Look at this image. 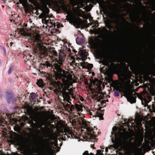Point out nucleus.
I'll return each mask as SVG.
<instances>
[{"mask_svg": "<svg viewBox=\"0 0 155 155\" xmlns=\"http://www.w3.org/2000/svg\"><path fill=\"white\" fill-rule=\"evenodd\" d=\"M66 55L63 51H60L59 57L55 59V63L53 65L49 61H46L45 64H41V67L43 68L46 67V68H49L52 69L56 78L59 79L67 78L66 71L61 67L64 62Z\"/></svg>", "mask_w": 155, "mask_h": 155, "instance_id": "obj_1", "label": "nucleus"}, {"mask_svg": "<svg viewBox=\"0 0 155 155\" xmlns=\"http://www.w3.org/2000/svg\"><path fill=\"white\" fill-rule=\"evenodd\" d=\"M46 79L49 81L50 84L51 85L60 90V93L62 94L64 100L66 101H65L64 102H61V104L64 108L68 109L70 105L71 104V103L69 101H71V99H70V95H72V94L66 91H69L71 89H69V87H64L61 90V83L54 81L52 78V76L50 75H49L46 77Z\"/></svg>", "mask_w": 155, "mask_h": 155, "instance_id": "obj_2", "label": "nucleus"}, {"mask_svg": "<svg viewBox=\"0 0 155 155\" xmlns=\"http://www.w3.org/2000/svg\"><path fill=\"white\" fill-rule=\"evenodd\" d=\"M82 124L86 127L87 133L84 136V138L87 140L95 139V136L94 130L92 128L89 127L90 125L89 122H87L84 120H82Z\"/></svg>", "mask_w": 155, "mask_h": 155, "instance_id": "obj_3", "label": "nucleus"}, {"mask_svg": "<svg viewBox=\"0 0 155 155\" xmlns=\"http://www.w3.org/2000/svg\"><path fill=\"white\" fill-rule=\"evenodd\" d=\"M35 46L34 48L33 54L40 56L43 54V44L42 41L39 39H36L34 42Z\"/></svg>", "mask_w": 155, "mask_h": 155, "instance_id": "obj_4", "label": "nucleus"}, {"mask_svg": "<svg viewBox=\"0 0 155 155\" xmlns=\"http://www.w3.org/2000/svg\"><path fill=\"white\" fill-rule=\"evenodd\" d=\"M102 63L104 65L108 67L109 70L112 73H117L118 72L119 64H115L114 63H111L110 64V63L106 59L103 61Z\"/></svg>", "mask_w": 155, "mask_h": 155, "instance_id": "obj_5", "label": "nucleus"}, {"mask_svg": "<svg viewBox=\"0 0 155 155\" xmlns=\"http://www.w3.org/2000/svg\"><path fill=\"white\" fill-rule=\"evenodd\" d=\"M133 92L132 91L130 90L124 91V96L126 97L128 101L131 104L134 103L136 102L137 95L134 94H133Z\"/></svg>", "mask_w": 155, "mask_h": 155, "instance_id": "obj_6", "label": "nucleus"}, {"mask_svg": "<svg viewBox=\"0 0 155 155\" xmlns=\"http://www.w3.org/2000/svg\"><path fill=\"white\" fill-rule=\"evenodd\" d=\"M112 130L113 132L114 133V136L115 137V140H114L113 138L112 139V142L114 143L113 145V148H116L118 147L119 142L121 140V139L119 137V134L117 132V127L115 126L112 128Z\"/></svg>", "mask_w": 155, "mask_h": 155, "instance_id": "obj_7", "label": "nucleus"}, {"mask_svg": "<svg viewBox=\"0 0 155 155\" xmlns=\"http://www.w3.org/2000/svg\"><path fill=\"white\" fill-rule=\"evenodd\" d=\"M65 134H63L65 136L64 137H62L61 139L62 140H66L67 137V138H70L78 139L79 137V136L76 135V133H74L71 130H69L65 131L64 132Z\"/></svg>", "mask_w": 155, "mask_h": 155, "instance_id": "obj_8", "label": "nucleus"}, {"mask_svg": "<svg viewBox=\"0 0 155 155\" xmlns=\"http://www.w3.org/2000/svg\"><path fill=\"white\" fill-rule=\"evenodd\" d=\"M100 38H101V37L100 35L95 36L94 39H92L91 40V44L96 47H102L104 43L102 40L100 39Z\"/></svg>", "mask_w": 155, "mask_h": 155, "instance_id": "obj_9", "label": "nucleus"}, {"mask_svg": "<svg viewBox=\"0 0 155 155\" xmlns=\"http://www.w3.org/2000/svg\"><path fill=\"white\" fill-rule=\"evenodd\" d=\"M134 148L133 150H132L131 149H127L126 151L129 154L136 153L138 155H144L145 153V151L142 152L141 148H138L137 147Z\"/></svg>", "mask_w": 155, "mask_h": 155, "instance_id": "obj_10", "label": "nucleus"}, {"mask_svg": "<svg viewBox=\"0 0 155 155\" xmlns=\"http://www.w3.org/2000/svg\"><path fill=\"white\" fill-rule=\"evenodd\" d=\"M71 48L72 49V51L75 53V55H77L79 57H81V60L84 61H85L87 58V57L85 54V53L82 50H80L78 52L75 50L73 46H71Z\"/></svg>", "mask_w": 155, "mask_h": 155, "instance_id": "obj_11", "label": "nucleus"}, {"mask_svg": "<svg viewBox=\"0 0 155 155\" xmlns=\"http://www.w3.org/2000/svg\"><path fill=\"white\" fill-rule=\"evenodd\" d=\"M6 99L8 103H10L11 102H13L15 99L13 93L8 92L6 93Z\"/></svg>", "mask_w": 155, "mask_h": 155, "instance_id": "obj_12", "label": "nucleus"}, {"mask_svg": "<svg viewBox=\"0 0 155 155\" xmlns=\"http://www.w3.org/2000/svg\"><path fill=\"white\" fill-rule=\"evenodd\" d=\"M97 87L98 88V93L99 94H100V95L97 98V101L98 102H99L101 100L104 99V94L101 91V85H98Z\"/></svg>", "mask_w": 155, "mask_h": 155, "instance_id": "obj_13", "label": "nucleus"}, {"mask_svg": "<svg viewBox=\"0 0 155 155\" xmlns=\"http://www.w3.org/2000/svg\"><path fill=\"white\" fill-rule=\"evenodd\" d=\"M101 31L105 33L102 35V36L105 39H107L108 38L107 35L109 34L110 31L108 30L106 28L104 27Z\"/></svg>", "mask_w": 155, "mask_h": 155, "instance_id": "obj_14", "label": "nucleus"}, {"mask_svg": "<svg viewBox=\"0 0 155 155\" xmlns=\"http://www.w3.org/2000/svg\"><path fill=\"white\" fill-rule=\"evenodd\" d=\"M49 0H43V2L45 4H43L39 8V9L42 12L47 7L46 3L48 2Z\"/></svg>", "mask_w": 155, "mask_h": 155, "instance_id": "obj_15", "label": "nucleus"}, {"mask_svg": "<svg viewBox=\"0 0 155 155\" xmlns=\"http://www.w3.org/2000/svg\"><path fill=\"white\" fill-rule=\"evenodd\" d=\"M122 87H121V88L119 87H117L115 89L116 91H114V95L116 97H118L119 95V92H120L122 91Z\"/></svg>", "mask_w": 155, "mask_h": 155, "instance_id": "obj_16", "label": "nucleus"}, {"mask_svg": "<svg viewBox=\"0 0 155 155\" xmlns=\"http://www.w3.org/2000/svg\"><path fill=\"white\" fill-rule=\"evenodd\" d=\"M36 84L40 87H43L44 86L45 84L42 79H39L38 80Z\"/></svg>", "mask_w": 155, "mask_h": 155, "instance_id": "obj_17", "label": "nucleus"}, {"mask_svg": "<svg viewBox=\"0 0 155 155\" xmlns=\"http://www.w3.org/2000/svg\"><path fill=\"white\" fill-rule=\"evenodd\" d=\"M84 63H83L82 62L81 63V65L82 67L83 68H85L89 69H91L93 67V65L91 64H90L87 63V65L86 67L84 66Z\"/></svg>", "mask_w": 155, "mask_h": 155, "instance_id": "obj_18", "label": "nucleus"}, {"mask_svg": "<svg viewBox=\"0 0 155 155\" xmlns=\"http://www.w3.org/2000/svg\"><path fill=\"white\" fill-rule=\"evenodd\" d=\"M46 141V147L51 150H52V147L51 146V143L49 140L48 139H45Z\"/></svg>", "mask_w": 155, "mask_h": 155, "instance_id": "obj_19", "label": "nucleus"}, {"mask_svg": "<svg viewBox=\"0 0 155 155\" xmlns=\"http://www.w3.org/2000/svg\"><path fill=\"white\" fill-rule=\"evenodd\" d=\"M82 107H83L81 105L78 104H75V109H76L77 111L78 112L82 111L83 110Z\"/></svg>", "mask_w": 155, "mask_h": 155, "instance_id": "obj_20", "label": "nucleus"}, {"mask_svg": "<svg viewBox=\"0 0 155 155\" xmlns=\"http://www.w3.org/2000/svg\"><path fill=\"white\" fill-rule=\"evenodd\" d=\"M30 98L31 99V100L33 101H36V95L34 93H31L30 94Z\"/></svg>", "mask_w": 155, "mask_h": 155, "instance_id": "obj_21", "label": "nucleus"}, {"mask_svg": "<svg viewBox=\"0 0 155 155\" xmlns=\"http://www.w3.org/2000/svg\"><path fill=\"white\" fill-rule=\"evenodd\" d=\"M49 9L47 7L42 12L44 13L47 17L50 18L49 15L48 14H49Z\"/></svg>", "mask_w": 155, "mask_h": 155, "instance_id": "obj_22", "label": "nucleus"}, {"mask_svg": "<svg viewBox=\"0 0 155 155\" xmlns=\"http://www.w3.org/2000/svg\"><path fill=\"white\" fill-rule=\"evenodd\" d=\"M31 126L32 128L33 129H38V127L36 124L34 123L33 121H31Z\"/></svg>", "mask_w": 155, "mask_h": 155, "instance_id": "obj_23", "label": "nucleus"}, {"mask_svg": "<svg viewBox=\"0 0 155 155\" xmlns=\"http://www.w3.org/2000/svg\"><path fill=\"white\" fill-rule=\"evenodd\" d=\"M45 22L46 24H48V23L51 24L52 25L51 26L52 27L53 26L55 28V26H56V23H52V22L51 21L49 22V21L48 20H45Z\"/></svg>", "mask_w": 155, "mask_h": 155, "instance_id": "obj_24", "label": "nucleus"}, {"mask_svg": "<svg viewBox=\"0 0 155 155\" xmlns=\"http://www.w3.org/2000/svg\"><path fill=\"white\" fill-rule=\"evenodd\" d=\"M112 22L116 24L118 26L120 24V20L119 19L117 18L113 20L112 21Z\"/></svg>", "mask_w": 155, "mask_h": 155, "instance_id": "obj_25", "label": "nucleus"}, {"mask_svg": "<svg viewBox=\"0 0 155 155\" xmlns=\"http://www.w3.org/2000/svg\"><path fill=\"white\" fill-rule=\"evenodd\" d=\"M93 2H94V0H92ZM96 2V3H97L99 4V6H101V5H102L103 7V3L104 2L103 0H94Z\"/></svg>", "mask_w": 155, "mask_h": 155, "instance_id": "obj_26", "label": "nucleus"}, {"mask_svg": "<svg viewBox=\"0 0 155 155\" xmlns=\"http://www.w3.org/2000/svg\"><path fill=\"white\" fill-rule=\"evenodd\" d=\"M141 145H142V144L140 143H139H139H138L137 144V146H132L130 147H128L127 149H131L132 150H133L134 148V147H137L138 148V147H141Z\"/></svg>", "mask_w": 155, "mask_h": 155, "instance_id": "obj_27", "label": "nucleus"}, {"mask_svg": "<svg viewBox=\"0 0 155 155\" xmlns=\"http://www.w3.org/2000/svg\"><path fill=\"white\" fill-rule=\"evenodd\" d=\"M74 109H75V106H74V105L71 104L70 105L68 110H69L70 111H73V110Z\"/></svg>", "mask_w": 155, "mask_h": 155, "instance_id": "obj_28", "label": "nucleus"}, {"mask_svg": "<svg viewBox=\"0 0 155 155\" xmlns=\"http://www.w3.org/2000/svg\"><path fill=\"white\" fill-rule=\"evenodd\" d=\"M44 125V124L42 122H40L38 126V129L39 128L42 129H43L44 128L43 127V125Z\"/></svg>", "mask_w": 155, "mask_h": 155, "instance_id": "obj_29", "label": "nucleus"}, {"mask_svg": "<svg viewBox=\"0 0 155 155\" xmlns=\"http://www.w3.org/2000/svg\"><path fill=\"white\" fill-rule=\"evenodd\" d=\"M134 94H135V95L136 94L138 97L140 99L142 100L143 98V96L142 94H139L137 93H135Z\"/></svg>", "mask_w": 155, "mask_h": 155, "instance_id": "obj_30", "label": "nucleus"}, {"mask_svg": "<svg viewBox=\"0 0 155 155\" xmlns=\"http://www.w3.org/2000/svg\"><path fill=\"white\" fill-rule=\"evenodd\" d=\"M83 155H94L93 153H89L88 151H85L83 153Z\"/></svg>", "mask_w": 155, "mask_h": 155, "instance_id": "obj_31", "label": "nucleus"}, {"mask_svg": "<svg viewBox=\"0 0 155 155\" xmlns=\"http://www.w3.org/2000/svg\"><path fill=\"white\" fill-rule=\"evenodd\" d=\"M39 18H46L47 17L45 15L44 13L42 12L41 14L39 16Z\"/></svg>", "mask_w": 155, "mask_h": 155, "instance_id": "obj_32", "label": "nucleus"}, {"mask_svg": "<svg viewBox=\"0 0 155 155\" xmlns=\"http://www.w3.org/2000/svg\"><path fill=\"white\" fill-rule=\"evenodd\" d=\"M23 143L25 144H27L30 142L29 139L28 138H26V140H23Z\"/></svg>", "mask_w": 155, "mask_h": 155, "instance_id": "obj_33", "label": "nucleus"}, {"mask_svg": "<svg viewBox=\"0 0 155 155\" xmlns=\"http://www.w3.org/2000/svg\"><path fill=\"white\" fill-rule=\"evenodd\" d=\"M106 27L109 29H110L112 28V26L111 25L110 22H108L106 25Z\"/></svg>", "mask_w": 155, "mask_h": 155, "instance_id": "obj_34", "label": "nucleus"}, {"mask_svg": "<svg viewBox=\"0 0 155 155\" xmlns=\"http://www.w3.org/2000/svg\"><path fill=\"white\" fill-rule=\"evenodd\" d=\"M104 151V150H98L97 151V154L99 155H102V153Z\"/></svg>", "mask_w": 155, "mask_h": 155, "instance_id": "obj_35", "label": "nucleus"}, {"mask_svg": "<svg viewBox=\"0 0 155 155\" xmlns=\"http://www.w3.org/2000/svg\"><path fill=\"white\" fill-rule=\"evenodd\" d=\"M98 81H99L98 79L95 78L94 80H93L92 81V83L94 85H96L97 84L98 82Z\"/></svg>", "mask_w": 155, "mask_h": 155, "instance_id": "obj_36", "label": "nucleus"}, {"mask_svg": "<svg viewBox=\"0 0 155 155\" xmlns=\"http://www.w3.org/2000/svg\"><path fill=\"white\" fill-rule=\"evenodd\" d=\"M126 22L127 24H128L129 25H131V26H133L134 27H136V28H138L139 27H137V26L135 24H134L133 25L131 23H129V22H128L127 21H126Z\"/></svg>", "mask_w": 155, "mask_h": 155, "instance_id": "obj_37", "label": "nucleus"}, {"mask_svg": "<svg viewBox=\"0 0 155 155\" xmlns=\"http://www.w3.org/2000/svg\"><path fill=\"white\" fill-rule=\"evenodd\" d=\"M52 54H53V55L55 56H58V54L57 53V52L56 51L54 50L52 51Z\"/></svg>", "mask_w": 155, "mask_h": 155, "instance_id": "obj_38", "label": "nucleus"}, {"mask_svg": "<svg viewBox=\"0 0 155 155\" xmlns=\"http://www.w3.org/2000/svg\"><path fill=\"white\" fill-rule=\"evenodd\" d=\"M13 71V67H11L9 68V70L8 71V74H10L12 71Z\"/></svg>", "mask_w": 155, "mask_h": 155, "instance_id": "obj_39", "label": "nucleus"}, {"mask_svg": "<svg viewBox=\"0 0 155 155\" xmlns=\"http://www.w3.org/2000/svg\"><path fill=\"white\" fill-rule=\"evenodd\" d=\"M125 123H127V124H129V123L130 122V120H128L127 119H125L124 120Z\"/></svg>", "mask_w": 155, "mask_h": 155, "instance_id": "obj_40", "label": "nucleus"}, {"mask_svg": "<svg viewBox=\"0 0 155 155\" xmlns=\"http://www.w3.org/2000/svg\"><path fill=\"white\" fill-rule=\"evenodd\" d=\"M135 66L134 65H132L130 67V69L131 71H133L134 69Z\"/></svg>", "mask_w": 155, "mask_h": 155, "instance_id": "obj_41", "label": "nucleus"}, {"mask_svg": "<svg viewBox=\"0 0 155 155\" xmlns=\"http://www.w3.org/2000/svg\"><path fill=\"white\" fill-rule=\"evenodd\" d=\"M123 57H124V59L125 60V61L127 63H128V59H127V58H128L126 56H124Z\"/></svg>", "mask_w": 155, "mask_h": 155, "instance_id": "obj_42", "label": "nucleus"}, {"mask_svg": "<svg viewBox=\"0 0 155 155\" xmlns=\"http://www.w3.org/2000/svg\"><path fill=\"white\" fill-rule=\"evenodd\" d=\"M143 137H142L140 139V141H139V143L141 144H142V142L143 141Z\"/></svg>", "mask_w": 155, "mask_h": 155, "instance_id": "obj_43", "label": "nucleus"}, {"mask_svg": "<svg viewBox=\"0 0 155 155\" xmlns=\"http://www.w3.org/2000/svg\"><path fill=\"white\" fill-rule=\"evenodd\" d=\"M78 98L79 99V101L80 100L81 101H83L84 100L83 97L80 96H79V97Z\"/></svg>", "mask_w": 155, "mask_h": 155, "instance_id": "obj_44", "label": "nucleus"}, {"mask_svg": "<svg viewBox=\"0 0 155 155\" xmlns=\"http://www.w3.org/2000/svg\"><path fill=\"white\" fill-rule=\"evenodd\" d=\"M126 71L127 72H128L130 74H131V72L130 71H129V67H127V68Z\"/></svg>", "mask_w": 155, "mask_h": 155, "instance_id": "obj_45", "label": "nucleus"}, {"mask_svg": "<svg viewBox=\"0 0 155 155\" xmlns=\"http://www.w3.org/2000/svg\"><path fill=\"white\" fill-rule=\"evenodd\" d=\"M25 124V122H21L20 123V125L21 127H23Z\"/></svg>", "mask_w": 155, "mask_h": 155, "instance_id": "obj_46", "label": "nucleus"}, {"mask_svg": "<svg viewBox=\"0 0 155 155\" xmlns=\"http://www.w3.org/2000/svg\"><path fill=\"white\" fill-rule=\"evenodd\" d=\"M101 104L102 105H103L105 103V101L103 100L101 102Z\"/></svg>", "mask_w": 155, "mask_h": 155, "instance_id": "obj_47", "label": "nucleus"}, {"mask_svg": "<svg viewBox=\"0 0 155 155\" xmlns=\"http://www.w3.org/2000/svg\"><path fill=\"white\" fill-rule=\"evenodd\" d=\"M88 112H89V114L91 115H93L92 114V112L91 111V110H89V111H88Z\"/></svg>", "mask_w": 155, "mask_h": 155, "instance_id": "obj_48", "label": "nucleus"}, {"mask_svg": "<svg viewBox=\"0 0 155 155\" xmlns=\"http://www.w3.org/2000/svg\"><path fill=\"white\" fill-rule=\"evenodd\" d=\"M99 117H100V118L102 117V120L103 119V116L101 114H100L99 116Z\"/></svg>", "mask_w": 155, "mask_h": 155, "instance_id": "obj_49", "label": "nucleus"}, {"mask_svg": "<svg viewBox=\"0 0 155 155\" xmlns=\"http://www.w3.org/2000/svg\"><path fill=\"white\" fill-rule=\"evenodd\" d=\"M13 155H22L21 154L18 153L16 152V153H14Z\"/></svg>", "mask_w": 155, "mask_h": 155, "instance_id": "obj_50", "label": "nucleus"}, {"mask_svg": "<svg viewBox=\"0 0 155 155\" xmlns=\"http://www.w3.org/2000/svg\"><path fill=\"white\" fill-rule=\"evenodd\" d=\"M57 28H60V24L58 23V24H57Z\"/></svg>", "mask_w": 155, "mask_h": 155, "instance_id": "obj_51", "label": "nucleus"}, {"mask_svg": "<svg viewBox=\"0 0 155 155\" xmlns=\"http://www.w3.org/2000/svg\"><path fill=\"white\" fill-rule=\"evenodd\" d=\"M2 48L4 49L5 52L6 50L5 47H2Z\"/></svg>", "mask_w": 155, "mask_h": 155, "instance_id": "obj_52", "label": "nucleus"}, {"mask_svg": "<svg viewBox=\"0 0 155 155\" xmlns=\"http://www.w3.org/2000/svg\"><path fill=\"white\" fill-rule=\"evenodd\" d=\"M65 11L66 12H67L68 11V8L67 7H65Z\"/></svg>", "mask_w": 155, "mask_h": 155, "instance_id": "obj_53", "label": "nucleus"}, {"mask_svg": "<svg viewBox=\"0 0 155 155\" xmlns=\"http://www.w3.org/2000/svg\"><path fill=\"white\" fill-rule=\"evenodd\" d=\"M105 151L106 152H107L108 151V148L107 147L105 149Z\"/></svg>", "mask_w": 155, "mask_h": 155, "instance_id": "obj_54", "label": "nucleus"}, {"mask_svg": "<svg viewBox=\"0 0 155 155\" xmlns=\"http://www.w3.org/2000/svg\"><path fill=\"white\" fill-rule=\"evenodd\" d=\"M13 44V43L11 42L10 43V45L11 46H12V45Z\"/></svg>", "mask_w": 155, "mask_h": 155, "instance_id": "obj_55", "label": "nucleus"}, {"mask_svg": "<svg viewBox=\"0 0 155 155\" xmlns=\"http://www.w3.org/2000/svg\"><path fill=\"white\" fill-rule=\"evenodd\" d=\"M56 31L57 32H58V31H59V32H60V31H59V30L58 29H56Z\"/></svg>", "mask_w": 155, "mask_h": 155, "instance_id": "obj_56", "label": "nucleus"}, {"mask_svg": "<svg viewBox=\"0 0 155 155\" xmlns=\"http://www.w3.org/2000/svg\"><path fill=\"white\" fill-rule=\"evenodd\" d=\"M52 137H53V138L51 139V140H55L54 138V137L53 136H52Z\"/></svg>", "mask_w": 155, "mask_h": 155, "instance_id": "obj_57", "label": "nucleus"}, {"mask_svg": "<svg viewBox=\"0 0 155 155\" xmlns=\"http://www.w3.org/2000/svg\"><path fill=\"white\" fill-rule=\"evenodd\" d=\"M106 101L108 102V99H107V100H106V101H105V102H106Z\"/></svg>", "mask_w": 155, "mask_h": 155, "instance_id": "obj_58", "label": "nucleus"}, {"mask_svg": "<svg viewBox=\"0 0 155 155\" xmlns=\"http://www.w3.org/2000/svg\"><path fill=\"white\" fill-rule=\"evenodd\" d=\"M19 144H20V143H19V142H18V145H19Z\"/></svg>", "mask_w": 155, "mask_h": 155, "instance_id": "obj_59", "label": "nucleus"}, {"mask_svg": "<svg viewBox=\"0 0 155 155\" xmlns=\"http://www.w3.org/2000/svg\"><path fill=\"white\" fill-rule=\"evenodd\" d=\"M101 149H103L104 148H103V147H101Z\"/></svg>", "mask_w": 155, "mask_h": 155, "instance_id": "obj_60", "label": "nucleus"}, {"mask_svg": "<svg viewBox=\"0 0 155 155\" xmlns=\"http://www.w3.org/2000/svg\"><path fill=\"white\" fill-rule=\"evenodd\" d=\"M34 121H35V122H36V120H35Z\"/></svg>", "mask_w": 155, "mask_h": 155, "instance_id": "obj_61", "label": "nucleus"}, {"mask_svg": "<svg viewBox=\"0 0 155 155\" xmlns=\"http://www.w3.org/2000/svg\"><path fill=\"white\" fill-rule=\"evenodd\" d=\"M57 141H58V140H57L56 142V143H57V144L58 145V144H57Z\"/></svg>", "mask_w": 155, "mask_h": 155, "instance_id": "obj_62", "label": "nucleus"}, {"mask_svg": "<svg viewBox=\"0 0 155 155\" xmlns=\"http://www.w3.org/2000/svg\"><path fill=\"white\" fill-rule=\"evenodd\" d=\"M78 102L79 103V104H81V103H80V102Z\"/></svg>", "mask_w": 155, "mask_h": 155, "instance_id": "obj_63", "label": "nucleus"}, {"mask_svg": "<svg viewBox=\"0 0 155 155\" xmlns=\"http://www.w3.org/2000/svg\"><path fill=\"white\" fill-rule=\"evenodd\" d=\"M117 28H119V27H118H118H117Z\"/></svg>", "mask_w": 155, "mask_h": 155, "instance_id": "obj_64", "label": "nucleus"}]
</instances>
